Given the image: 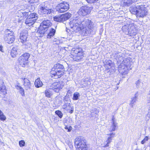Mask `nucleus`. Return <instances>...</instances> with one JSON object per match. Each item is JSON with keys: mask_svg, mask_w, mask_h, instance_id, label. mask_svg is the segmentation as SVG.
<instances>
[{"mask_svg": "<svg viewBox=\"0 0 150 150\" xmlns=\"http://www.w3.org/2000/svg\"><path fill=\"white\" fill-rule=\"evenodd\" d=\"M138 96V93L137 92L134 95V96L131 98V100L130 102V106H132V107H133V104H134L137 101Z\"/></svg>", "mask_w": 150, "mask_h": 150, "instance_id": "a878e982", "label": "nucleus"}, {"mask_svg": "<svg viewBox=\"0 0 150 150\" xmlns=\"http://www.w3.org/2000/svg\"><path fill=\"white\" fill-rule=\"evenodd\" d=\"M27 32L26 30H24L20 33V38L21 42L23 43H25L27 41Z\"/></svg>", "mask_w": 150, "mask_h": 150, "instance_id": "dca6fc26", "label": "nucleus"}, {"mask_svg": "<svg viewBox=\"0 0 150 150\" xmlns=\"http://www.w3.org/2000/svg\"><path fill=\"white\" fill-rule=\"evenodd\" d=\"M4 39L7 43L8 44L12 43L15 40L13 32L9 29H6L5 31Z\"/></svg>", "mask_w": 150, "mask_h": 150, "instance_id": "423d86ee", "label": "nucleus"}, {"mask_svg": "<svg viewBox=\"0 0 150 150\" xmlns=\"http://www.w3.org/2000/svg\"><path fill=\"white\" fill-rule=\"evenodd\" d=\"M62 86L59 81L53 83L50 86V89H47L45 91L46 96L50 98L52 95L51 89L53 90L56 92H58L60 89H62Z\"/></svg>", "mask_w": 150, "mask_h": 150, "instance_id": "39448f33", "label": "nucleus"}, {"mask_svg": "<svg viewBox=\"0 0 150 150\" xmlns=\"http://www.w3.org/2000/svg\"><path fill=\"white\" fill-rule=\"evenodd\" d=\"M47 30V29L45 28L42 26L40 25L38 30L37 32L40 34V36H42Z\"/></svg>", "mask_w": 150, "mask_h": 150, "instance_id": "b1692460", "label": "nucleus"}, {"mask_svg": "<svg viewBox=\"0 0 150 150\" xmlns=\"http://www.w3.org/2000/svg\"><path fill=\"white\" fill-rule=\"evenodd\" d=\"M26 42L25 43H23L25 45V47L27 49H28V48H30L31 47V44L29 42Z\"/></svg>", "mask_w": 150, "mask_h": 150, "instance_id": "c9c22d12", "label": "nucleus"}, {"mask_svg": "<svg viewBox=\"0 0 150 150\" xmlns=\"http://www.w3.org/2000/svg\"><path fill=\"white\" fill-rule=\"evenodd\" d=\"M38 18V14L35 13H30L27 17L25 23L28 26L32 25Z\"/></svg>", "mask_w": 150, "mask_h": 150, "instance_id": "6e6552de", "label": "nucleus"}, {"mask_svg": "<svg viewBox=\"0 0 150 150\" xmlns=\"http://www.w3.org/2000/svg\"><path fill=\"white\" fill-rule=\"evenodd\" d=\"M6 90L4 82L2 80H0V91L2 92V94L5 95L6 93Z\"/></svg>", "mask_w": 150, "mask_h": 150, "instance_id": "412c9836", "label": "nucleus"}, {"mask_svg": "<svg viewBox=\"0 0 150 150\" xmlns=\"http://www.w3.org/2000/svg\"><path fill=\"white\" fill-rule=\"evenodd\" d=\"M6 116L4 115L2 111L0 110V119L3 121H4L6 120Z\"/></svg>", "mask_w": 150, "mask_h": 150, "instance_id": "473e14b6", "label": "nucleus"}, {"mask_svg": "<svg viewBox=\"0 0 150 150\" xmlns=\"http://www.w3.org/2000/svg\"><path fill=\"white\" fill-rule=\"evenodd\" d=\"M140 5L132 6L129 8V10L130 12L133 14L136 15L138 12L139 8L137 7L140 6Z\"/></svg>", "mask_w": 150, "mask_h": 150, "instance_id": "a211bd4d", "label": "nucleus"}, {"mask_svg": "<svg viewBox=\"0 0 150 150\" xmlns=\"http://www.w3.org/2000/svg\"><path fill=\"white\" fill-rule=\"evenodd\" d=\"M55 30L52 28H51L49 32L48 33L47 36V38H50L51 37L53 36L55 33Z\"/></svg>", "mask_w": 150, "mask_h": 150, "instance_id": "c85d7f7f", "label": "nucleus"}, {"mask_svg": "<svg viewBox=\"0 0 150 150\" xmlns=\"http://www.w3.org/2000/svg\"><path fill=\"white\" fill-rule=\"evenodd\" d=\"M129 26H128L127 25H125L122 27V29L124 31H127V29L128 28H129Z\"/></svg>", "mask_w": 150, "mask_h": 150, "instance_id": "37998d69", "label": "nucleus"}, {"mask_svg": "<svg viewBox=\"0 0 150 150\" xmlns=\"http://www.w3.org/2000/svg\"><path fill=\"white\" fill-rule=\"evenodd\" d=\"M38 0H30L31 2H36Z\"/></svg>", "mask_w": 150, "mask_h": 150, "instance_id": "864d4df0", "label": "nucleus"}, {"mask_svg": "<svg viewBox=\"0 0 150 150\" xmlns=\"http://www.w3.org/2000/svg\"><path fill=\"white\" fill-rule=\"evenodd\" d=\"M55 113L60 118H62L63 117V114L62 112L59 110H57L55 111Z\"/></svg>", "mask_w": 150, "mask_h": 150, "instance_id": "f704fd0d", "label": "nucleus"}, {"mask_svg": "<svg viewBox=\"0 0 150 150\" xmlns=\"http://www.w3.org/2000/svg\"><path fill=\"white\" fill-rule=\"evenodd\" d=\"M140 81L139 80H138L136 83V84L137 86H139V84Z\"/></svg>", "mask_w": 150, "mask_h": 150, "instance_id": "3c124183", "label": "nucleus"}, {"mask_svg": "<svg viewBox=\"0 0 150 150\" xmlns=\"http://www.w3.org/2000/svg\"><path fill=\"white\" fill-rule=\"evenodd\" d=\"M69 25L71 28L76 32L81 30V25L83 27L82 34L84 35H90L95 34L97 30L93 23L88 19L83 20V19L78 18L70 21Z\"/></svg>", "mask_w": 150, "mask_h": 150, "instance_id": "f257e3e1", "label": "nucleus"}, {"mask_svg": "<svg viewBox=\"0 0 150 150\" xmlns=\"http://www.w3.org/2000/svg\"><path fill=\"white\" fill-rule=\"evenodd\" d=\"M56 73L53 74L51 72V70L50 71V74L52 77L54 76L56 77L55 78H59L61 77V76L64 73V70L63 69H56L55 70Z\"/></svg>", "mask_w": 150, "mask_h": 150, "instance_id": "2eb2a0df", "label": "nucleus"}, {"mask_svg": "<svg viewBox=\"0 0 150 150\" xmlns=\"http://www.w3.org/2000/svg\"><path fill=\"white\" fill-rule=\"evenodd\" d=\"M25 142L23 140H21L19 142V144L20 146H23L25 144Z\"/></svg>", "mask_w": 150, "mask_h": 150, "instance_id": "79ce46f5", "label": "nucleus"}, {"mask_svg": "<svg viewBox=\"0 0 150 150\" xmlns=\"http://www.w3.org/2000/svg\"><path fill=\"white\" fill-rule=\"evenodd\" d=\"M147 107L149 109V111L150 112V105L148 104L147 105Z\"/></svg>", "mask_w": 150, "mask_h": 150, "instance_id": "603ef678", "label": "nucleus"}, {"mask_svg": "<svg viewBox=\"0 0 150 150\" xmlns=\"http://www.w3.org/2000/svg\"><path fill=\"white\" fill-rule=\"evenodd\" d=\"M19 89H20V92L22 96H24V90L23 88L21 86H18Z\"/></svg>", "mask_w": 150, "mask_h": 150, "instance_id": "e433bc0d", "label": "nucleus"}, {"mask_svg": "<svg viewBox=\"0 0 150 150\" xmlns=\"http://www.w3.org/2000/svg\"><path fill=\"white\" fill-rule=\"evenodd\" d=\"M39 13H40L43 17H48L49 14H52L54 12L53 9L50 7L49 2L46 1L42 3L38 7Z\"/></svg>", "mask_w": 150, "mask_h": 150, "instance_id": "f03ea898", "label": "nucleus"}, {"mask_svg": "<svg viewBox=\"0 0 150 150\" xmlns=\"http://www.w3.org/2000/svg\"><path fill=\"white\" fill-rule=\"evenodd\" d=\"M150 117V112L149 111L148 113L146 115V120H148Z\"/></svg>", "mask_w": 150, "mask_h": 150, "instance_id": "49530a36", "label": "nucleus"}, {"mask_svg": "<svg viewBox=\"0 0 150 150\" xmlns=\"http://www.w3.org/2000/svg\"><path fill=\"white\" fill-rule=\"evenodd\" d=\"M69 145L70 148L72 149L73 148V145L72 144V143L70 142L69 143Z\"/></svg>", "mask_w": 150, "mask_h": 150, "instance_id": "8fccbe9b", "label": "nucleus"}, {"mask_svg": "<svg viewBox=\"0 0 150 150\" xmlns=\"http://www.w3.org/2000/svg\"><path fill=\"white\" fill-rule=\"evenodd\" d=\"M137 8H139V9L136 14L137 17H144L146 15L147 11L146 8H144L143 5H140Z\"/></svg>", "mask_w": 150, "mask_h": 150, "instance_id": "f8f14e48", "label": "nucleus"}, {"mask_svg": "<svg viewBox=\"0 0 150 150\" xmlns=\"http://www.w3.org/2000/svg\"><path fill=\"white\" fill-rule=\"evenodd\" d=\"M88 3H93L95 2L98 0H86Z\"/></svg>", "mask_w": 150, "mask_h": 150, "instance_id": "a18cd8bd", "label": "nucleus"}, {"mask_svg": "<svg viewBox=\"0 0 150 150\" xmlns=\"http://www.w3.org/2000/svg\"><path fill=\"white\" fill-rule=\"evenodd\" d=\"M148 139V137L147 136H146L145 138L141 141V143L142 144H144L147 141Z\"/></svg>", "mask_w": 150, "mask_h": 150, "instance_id": "ea45409f", "label": "nucleus"}, {"mask_svg": "<svg viewBox=\"0 0 150 150\" xmlns=\"http://www.w3.org/2000/svg\"><path fill=\"white\" fill-rule=\"evenodd\" d=\"M70 108V110H74V108L73 106H71L70 105L69 107Z\"/></svg>", "mask_w": 150, "mask_h": 150, "instance_id": "5fc2aeb1", "label": "nucleus"}, {"mask_svg": "<svg viewBox=\"0 0 150 150\" xmlns=\"http://www.w3.org/2000/svg\"><path fill=\"white\" fill-rule=\"evenodd\" d=\"M91 12V10L88 6H82L79 10L78 13L80 15L85 16Z\"/></svg>", "mask_w": 150, "mask_h": 150, "instance_id": "ddd939ff", "label": "nucleus"}, {"mask_svg": "<svg viewBox=\"0 0 150 150\" xmlns=\"http://www.w3.org/2000/svg\"><path fill=\"white\" fill-rule=\"evenodd\" d=\"M124 54H123L122 53L120 52L119 53H117L116 54L117 59L120 61H121L123 59V56Z\"/></svg>", "mask_w": 150, "mask_h": 150, "instance_id": "2f4dec72", "label": "nucleus"}, {"mask_svg": "<svg viewBox=\"0 0 150 150\" xmlns=\"http://www.w3.org/2000/svg\"><path fill=\"white\" fill-rule=\"evenodd\" d=\"M104 65L105 66V67H107L108 69H109V67L108 66H109L110 67L112 64L111 61L110 60H105L104 62Z\"/></svg>", "mask_w": 150, "mask_h": 150, "instance_id": "7c9ffc66", "label": "nucleus"}, {"mask_svg": "<svg viewBox=\"0 0 150 150\" xmlns=\"http://www.w3.org/2000/svg\"><path fill=\"white\" fill-rule=\"evenodd\" d=\"M67 110L70 113H72L74 112V110H70V109L67 108Z\"/></svg>", "mask_w": 150, "mask_h": 150, "instance_id": "de8ad7c7", "label": "nucleus"}, {"mask_svg": "<svg viewBox=\"0 0 150 150\" xmlns=\"http://www.w3.org/2000/svg\"><path fill=\"white\" fill-rule=\"evenodd\" d=\"M67 32H68V30H67Z\"/></svg>", "mask_w": 150, "mask_h": 150, "instance_id": "4d7b16f0", "label": "nucleus"}, {"mask_svg": "<svg viewBox=\"0 0 150 150\" xmlns=\"http://www.w3.org/2000/svg\"><path fill=\"white\" fill-rule=\"evenodd\" d=\"M65 129H68V132H70L72 129V127L71 126L68 127L67 126H66L65 127Z\"/></svg>", "mask_w": 150, "mask_h": 150, "instance_id": "c03bdc74", "label": "nucleus"}, {"mask_svg": "<svg viewBox=\"0 0 150 150\" xmlns=\"http://www.w3.org/2000/svg\"><path fill=\"white\" fill-rule=\"evenodd\" d=\"M124 5L125 6H129L135 3V0H124Z\"/></svg>", "mask_w": 150, "mask_h": 150, "instance_id": "bb28decb", "label": "nucleus"}, {"mask_svg": "<svg viewBox=\"0 0 150 150\" xmlns=\"http://www.w3.org/2000/svg\"><path fill=\"white\" fill-rule=\"evenodd\" d=\"M21 79L24 81V87L25 90H28L31 89L32 84L28 79L25 78H22Z\"/></svg>", "mask_w": 150, "mask_h": 150, "instance_id": "4468645a", "label": "nucleus"}, {"mask_svg": "<svg viewBox=\"0 0 150 150\" xmlns=\"http://www.w3.org/2000/svg\"><path fill=\"white\" fill-rule=\"evenodd\" d=\"M115 134L114 132H112L108 134V135H109L110 136L108 137L107 140L105 142V143H106V144L104 146L105 147H107L109 146V144L112 142V140L113 138L115 136Z\"/></svg>", "mask_w": 150, "mask_h": 150, "instance_id": "f3484780", "label": "nucleus"}, {"mask_svg": "<svg viewBox=\"0 0 150 150\" xmlns=\"http://www.w3.org/2000/svg\"><path fill=\"white\" fill-rule=\"evenodd\" d=\"M83 81L85 82V83H83L82 84L83 85V86L85 87H86L88 85H89L90 84V82L88 81H85L84 80H83Z\"/></svg>", "mask_w": 150, "mask_h": 150, "instance_id": "4c0bfd02", "label": "nucleus"}, {"mask_svg": "<svg viewBox=\"0 0 150 150\" xmlns=\"http://www.w3.org/2000/svg\"><path fill=\"white\" fill-rule=\"evenodd\" d=\"M112 125L110 127V131H114L115 130V127L117 126V123L116 122V121L115 118L113 116L112 118Z\"/></svg>", "mask_w": 150, "mask_h": 150, "instance_id": "4be33fe9", "label": "nucleus"}, {"mask_svg": "<svg viewBox=\"0 0 150 150\" xmlns=\"http://www.w3.org/2000/svg\"><path fill=\"white\" fill-rule=\"evenodd\" d=\"M71 14L67 13L59 16H56L54 18V21L57 22H62L67 20L71 17Z\"/></svg>", "mask_w": 150, "mask_h": 150, "instance_id": "9b49d317", "label": "nucleus"}, {"mask_svg": "<svg viewBox=\"0 0 150 150\" xmlns=\"http://www.w3.org/2000/svg\"><path fill=\"white\" fill-rule=\"evenodd\" d=\"M3 47L2 45H0V51L2 52H4Z\"/></svg>", "mask_w": 150, "mask_h": 150, "instance_id": "09e8293b", "label": "nucleus"}, {"mask_svg": "<svg viewBox=\"0 0 150 150\" xmlns=\"http://www.w3.org/2000/svg\"><path fill=\"white\" fill-rule=\"evenodd\" d=\"M70 105V103H69L66 102L63 105V108L64 109L67 108L68 107H69Z\"/></svg>", "mask_w": 150, "mask_h": 150, "instance_id": "58836bf2", "label": "nucleus"}, {"mask_svg": "<svg viewBox=\"0 0 150 150\" xmlns=\"http://www.w3.org/2000/svg\"><path fill=\"white\" fill-rule=\"evenodd\" d=\"M86 141L83 137H79L75 139L74 144L76 150H88Z\"/></svg>", "mask_w": 150, "mask_h": 150, "instance_id": "7ed1b4c3", "label": "nucleus"}, {"mask_svg": "<svg viewBox=\"0 0 150 150\" xmlns=\"http://www.w3.org/2000/svg\"><path fill=\"white\" fill-rule=\"evenodd\" d=\"M69 9V5L67 2H63L58 4L56 7L57 11L62 13L64 12Z\"/></svg>", "mask_w": 150, "mask_h": 150, "instance_id": "9d476101", "label": "nucleus"}, {"mask_svg": "<svg viewBox=\"0 0 150 150\" xmlns=\"http://www.w3.org/2000/svg\"><path fill=\"white\" fill-rule=\"evenodd\" d=\"M51 23L50 20H44L40 24V25L43 26L45 28L47 29L48 28L51 26Z\"/></svg>", "mask_w": 150, "mask_h": 150, "instance_id": "6ab92c4d", "label": "nucleus"}, {"mask_svg": "<svg viewBox=\"0 0 150 150\" xmlns=\"http://www.w3.org/2000/svg\"><path fill=\"white\" fill-rule=\"evenodd\" d=\"M72 51L71 57L74 61H80L84 57L83 51L79 50V49H73Z\"/></svg>", "mask_w": 150, "mask_h": 150, "instance_id": "0eeeda50", "label": "nucleus"}, {"mask_svg": "<svg viewBox=\"0 0 150 150\" xmlns=\"http://www.w3.org/2000/svg\"><path fill=\"white\" fill-rule=\"evenodd\" d=\"M64 67L62 65L57 64L54 65V67L52 68L51 69V72L54 73H56L55 71V70L56 69H63Z\"/></svg>", "mask_w": 150, "mask_h": 150, "instance_id": "5701e85b", "label": "nucleus"}, {"mask_svg": "<svg viewBox=\"0 0 150 150\" xmlns=\"http://www.w3.org/2000/svg\"><path fill=\"white\" fill-rule=\"evenodd\" d=\"M62 98L61 97L57 96L55 98V103L57 105H59L62 104Z\"/></svg>", "mask_w": 150, "mask_h": 150, "instance_id": "c756f323", "label": "nucleus"}, {"mask_svg": "<svg viewBox=\"0 0 150 150\" xmlns=\"http://www.w3.org/2000/svg\"><path fill=\"white\" fill-rule=\"evenodd\" d=\"M132 62L131 61V59L130 58L127 57L125 58L122 63L118 66V71L120 72L122 75H125L128 73L127 71H122V70H124L125 67L127 69L129 68L131 65Z\"/></svg>", "mask_w": 150, "mask_h": 150, "instance_id": "20e7f679", "label": "nucleus"}, {"mask_svg": "<svg viewBox=\"0 0 150 150\" xmlns=\"http://www.w3.org/2000/svg\"><path fill=\"white\" fill-rule=\"evenodd\" d=\"M66 98H67V97L66 96L64 98V100L66 101Z\"/></svg>", "mask_w": 150, "mask_h": 150, "instance_id": "6e6d98bb", "label": "nucleus"}, {"mask_svg": "<svg viewBox=\"0 0 150 150\" xmlns=\"http://www.w3.org/2000/svg\"><path fill=\"white\" fill-rule=\"evenodd\" d=\"M80 96V95L79 93L78 92L75 93L73 95V100H78Z\"/></svg>", "mask_w": 150, "mask_h": 150, "instance_id": "72a5a7b5", "label": "nucleus"}, {"mask_svg": "<svg viewBox=\"0 0 150 150\" xmlns=\"http://www.w3.org/2000/svg\"><path fill=\"white\" fill-rule=\"evenodd\" d=\"M30 56V54L27 53H25L21 56L18 59L19 64L23 67L27 65L28 59Z\"/></svg>", "mask_w": 150, "mask_h": 150, "instance_id": "1a4fd4ad", "label": "nucleus"}, {"mask_svg": "<svg viewBox=\"0 0 150 150\" xmlns=\"http://www.w3.org/2000/svg\"><path fill=\"white\" fill-rule=\"evenodd\" d=\"M22 15L25 18H26L27 16L28 17V16L29 15V13L26 12H22Z\"/></svg>", "mask_w": 150, "mask_h": 150, "instance_id": "a19ab883", "label": "nucleus"}, {"mask_svg": "<svg viewBox=\"0 0 150 150\" xmlns=\"http://www.w3.org/2000/svg\"><path fill=\"white\" fill-rule=\"evenodd\" d=\"M129 27V28H128L127 29V31L128 33L133 35L136 34L137 33V30L135 27L134 25H132L130 26V25Z\"/></svg>", "mask_w": 150, "mask_h": 150, "instance_id": "aec40b11", "label": "nucleus"}, {"mask_svg": "<svg viewBox=\"0 0 150 150\" xmlns=\"http://www.w3.org/2000/svg\"><path fill=\"white\" fill-rule=\"evenodd\" d=\"M35 85L37 88H39L41 87L43 85L42 83L40 81V78H38L36 79L35 82Z\"/></svg>", "mask_w": 150, "mask_h": 150, "instance_id": "cd10ccee", "label": "nucleus"}, {"mask_svg": "<svg viewBox=\"0 0 150 150\" xmlns=\"http://www.w3.org/2000/svg\"><path fill=\"white\" fill-rule=\"evenodd\" d=\"M18 47L16 46L12 48L11 52V55L13 57H15L17 54Z\"/></svg>", "mask_w": 150, "mask_h": 150, "instance_id": "393cba45", "label": "nucleus"}]
</instances>
